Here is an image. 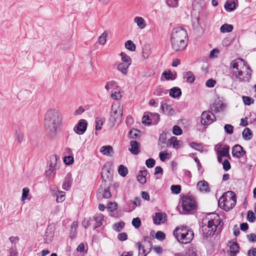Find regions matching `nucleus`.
<instances>
[{
    "label": "nucleus",
    "mask_w": 256,
    "mask_h": 256,
    "mask_svg": "<svg viewBox=\"0 0 256 256\" xmlns=\"http://www.w3.org/2000/svg\"><path fill=\"white\" fill-rule=\"evenodd\" d=\"M87 122L84 120H80L78 124L74 128V130L78 134H82L87 128Z\"/></svg>",
    "instance_id": "obj_13"
},
{
    "label": "nucleus",
    "mask_w": 256,
    "mask_h": 256,
    "mask_svg": "<svg viewBox=\"0 0 256 256\" xmlns=\"http://www.w3.org/2000/svg\"><path fill=\"white\" fill-rule=\"evenodd\" d=\"M224 104L220 101H218V102H216L211 106V109L215 112H218L221 111H223L224 110Z\"/></svg>",
    "instance_id": "obj_20"
},
{
    "label": "nucleus",
    "mask_w": 256,
    "mask_h": 256,
    "mask_svg": "<svg viewBox=\"0 0 256 256\" xmlns=\"http://www.w3.org/2000/svg\"><path fill=\"white\" fill-rule=\"evenodd\" d=\"M166 134H160L159 138H158V146L160 147V150L162 149V147L161 146V144H166Z\"/></svg>",
    "instance_id": "obj_46"
},
{
    "label": "nucleus",
    "mask_w": 256,
    "mask_h": 256,
    "mask_svg": "<svg viewBox=\"0 0 256 256\" xmlns=\"http://www.w3.org/2000/svg\"><path fill=\"white\" fill-rule=\"evenodd\" d=\"M62 117L60 111L56 108L48 110L44 118V125L46 131L52 138L56 136L58 128L62 124Z\"/></svg>",
    "instance_id": "obj_1"
},
{
    "label": "nucleus",
    "mask_w": 256,
    "mask_h": 256,
    "mask_svg": "<svg viewBox=\"0 0 256 256\" xmlns=\"http://www.w3.org/2000/svg\"><path fill=\"white\" fill-rule=\"evenodd\" d=\"M160 108L164 114L168 115H172L174 112V110L172 108L171 106L168 105L166 102H161Z\"/></svg>",
    "instance_id": "obj_19"
},
{
    "label": "nucleus",
    "mask_w": 256,
    "mask_h": 256,
    "mask_svg": "<svg viewBox=\"0 0 256 256\" xmlns=\"http://www.w3.org/2000/svg\"><path fill=\"white\" fill-rule=\"evenodd\" d=\"M148 174L146 170H140L137 176V180L141 184H143L146 182V176Z\"/></svg>",
    "instance_id": "obj_21"
},
{
    "label": "nucleus",
    "mask_w": 256,
    "mask_h": 256,
    "mask_svg": "<svg viewBox=\"0 0 256 256\" xmlns=\"http://www.w3.org/2000/svg\"><path fill=\"white\" fill-rule=\"evenodd\" d=\"M247 219L250 222H254L256 220V216L254 212L252 210H249L248 212Z\"/></svg>",
    "instance_id": "obj_54"
},
{
    "label": "nucleus",
    "mask_w": 256,
    "mask_h": 256,
    "mask_svg": "<svg viewBox=\"0 0 256 256\" xmlns=\"http://www.w3.org/2000/svg\"><path fill=\"white\" fill-rule=\"evenodd\" d=\"M58 158L56 155H52L50 158V168H52V170H56L57 167Z\"/></svg>",
    "instance_id": "obj_30"
},
{
    "label": "nucleus",
    "mask_w": 256,
    "mask_h": 256,
    "mask_svg": "<svg viewBox=\"0 0 256 256\" xmlns=\"http://www.w3.org/2000/svg\"><path fill=\"white\" fill-rule=\"evenodd\" d=\"M216 120L215 116L210 111H204L201 115V124L204 126H208Z\"/></svg>",
    "instance_id": "obj_10"
},
{
    "label": "nucleus",
    "mask_w": 256,
    "mask_h": 256,
    "mask_svg": "<svg viewBox=\"0 0 256 256\" xmlns=\"http://www.w3.org/2000/svg\"><path fill=\"white\" fill-rule=\"evenodd\" d=\"M248 64L242 58H238L233 60L230 64V68L233 76L240 70H244L247 67Z\"/></svg>",
    "instance_id": "obj_9"
},
{
    "label": "nucleus",
    "mask_w": 256,
    "mask_h": 256,
    "mask_svg": "<svg viewBox=\"0 0 256 256\" xmlns=\"http://www.w3.org/2000/svg\"><path fill=\"white\" fill-rule=\"evenodd\" d=\"M216 84V81L212 79H209L206 80V85L208 88H213Z\"/></svg>",
    "instance_id": "obj_60"
},
{
    "label": "nucleus",
    "mask_w": 256,
    "mask_h": 256,
    "mask_svg": "<svg viewBox=\"0 0 256 256\" xmlns=\"http://www.w3.org/2000/svg\"><path fill=\"white\" fill-rule=\"evenodd\" d=\"M29 189L28 188H24L22 189V194L21 200L22 201H24L27 198L29 194Z\"/></svg>",
    "instance_id": "obj_58"
},
{
    "label": "nucleus",
    "mask_w": 256,
    "mask_h": 256,
    "mask_svg": "<svg viewBox=\"0 0 256 256\" xmlns=\"http://www.w3.org/2000/svg\"><path fill=\"white\" fill-rule=\"evenodd\" d=\"M130 148L128 150L130 152L134 155L138 154L140 152V144L136 140H132L130 142Z\"/></svg>",
    "instance_id": "obj_16"
},
{
    "label": "nucleus",
    "mask_w": 256,
    "mask_h": 256,
    "mask_svg": "<svg viewBox=\"0 0 256 256\" xmlns=\"http://www.w3.org/2000/svg\"><path fill=\"white\" fill-rule=\"evenodd\" d=\"M54 236V232L52 230L48 228L44 234V241L45 243H49L51 242Z\"/></svg>",
    "instance_id": "obj_29"
},
{
    "label": "nucleus",
    "mask_w": 256,
    "mask_h": 256,
    "mask_svg": "<svg viewBox=\"0 0 256 256\" xmlns=\"http://www.w3.org/2000/svg\"><path fill=\"white\" fill-rule=\"evenodd\" d=\"M184 256H196V248L194 247L189 248Z\"/></svg>",
    "instance_id": "obj_47"
},
{
    "label": "nucleus",
    "mask_w": 256,
    "mask_h": 256,
    "mask_svg": "<svg viewBox=\"0 0 256 256\" xmlns=\"http://www.w3.org/2000/svg\"><path fill=\"white\" fill-rule=\"evenodd\" d=\"M150 54V48L149 46H145L142 49V56L144 59L149 57Z\"/></svg>",
    "instance_id": "obj_42"
},
{
    "label": "nucleus",
    "mask_w": 256,
    "mask_h": 256,
    "mask_svg": "<svg viewBox=\"0 0 256 256\" xmlns=\"http://www.w3.org/2000/svg\"><path fill=\"white\" fill-rule=\"evenodd\" d=\"M232 153L234 157L240 158L246 154V152L241 146L236 144L232 148Z\"/></svg>",
    "instance_id": "obj_11"
},
{
    "label": "nucleus",
    "mask_w": 256,
    "mask_h": 256,
    "mask_svg": "<svg viewBox=\"0 0 256 256\" xmlns=\"http://www.w3.org/2000/svg\"><path fill=\"white\" fill-rule=\"evenodd\" d=\"M170 190L172 193L174 194H178L181 190V187L180 185H172Z\"/></svg>",
    "instance_id": "obj_49"
},
{
    "label": "nucleus",
    "mask_w": 256,
    "mask_h": 256,
    "mask_svg": "<svg viewBox=\"0 0 256 256\" xmlns=\"http://www.w3.org/2000/svg\"><path fill=\"white\" fill-rule=\"evenodd\" d=\"M162 76H164L165 79L166 80H173L176 78L173 76L172 74L170 71H168V72L166 71L162 73Z\"/></svg>",
    "instance_id": "obj_45"
},
{
    "label": "nucleus",
    "mask_w": 256,
    "mask_h": 256,
    "mask_svg": "<svg viewBox=\"0 0 256 256\" xmlns=\"http://www.w3.org/2000/svg\"><path fill=\"white\" fill-rule=\"evenodd\" d=\"M238 5V0H228L224 4V8L227 11L231 12L235 10Z\"/></svg>",
    "instance_id": "obj_18"
},
{
    "label": "nucleus",
    "mask_w": 256,
    "mask_h": 256,
    "mask_svg": "<svg viewBox=\"0 0 256 256\" xmlns=\"http://www.w3.org/2000/svg\"><path fill=\"white\" fill-rule=\"evenodd\" d=\"M142 122L148 125L152 123V118H150L149 116L144 115L142 118Z\"/></svg>",
    "instance_id": "obj_57"
},
{
    "label": "nucleus",
    "mask_w": 256,
    "mask_h": 256,
    "mask_svg": "<svg viewBox=\"0 0 256 256\" xmlns=\"http://www.w3.org/2000/svg\"><path fill=\"white\" fill-rule=\"evenodd\" d=\"M156 237L158 240H162L165 238V234L162 232L158 231L156 234Z\"/></svg>",
    "instance_id": "obj_63"
},
{
    "label": "nucleus",
    "mask_w": 256,
    "mask_h": 256,
    "mask_svg": "<svg viewBox=\"0 0 256 256\" xmlns=\"http://www.w3.org/2000/svg\"><path fill=\"white\" fill-rule=\"evenodd\" d=\"M182 212L186 214L190 211L194 210L196 208V204L194 199L190 196H185L182 198Z\"/></svg>",
    "instance_id": "obj_7"
},
{
    "label": "nucleus",
    "mask_w": 256,
    "mask_h": 256,
    "mask_svg": "<svg viewBox=\"0 0 256 256\" xmlns=\"http://www.w3.org/2000/svg\"><path fill=\"white\" fill-rule=\"evenodd\" d=\"M196 186L197 188L202 192L207 193L210 192L208 182L204 180L198 182Z\"/></svg>",
    "instance_id": "obj_15"
},
{
    "label": "nucleus",
    "mask_w": 256,
    "mask_h": 256,
    "mask_svg": "<svg viewBox=\"0 0 256 256\" xmlns=\"http://www.w3.org/2000/svg\"><path fill=\"white\" fill-rule=\"evenodd\" d=\"M104 216L102 214H96L92 217V218H91V220H92V222L94 221L96 222L94 226V230L100 226L102 224V222L104 220Z\"/></svg>",
    "instance_id": "obj_17"
},
{
    "label": "nucleus",
    "mask_w": 256,
    "mask_h": 256,
    "mask_svg": "<svg viewBox=\"0 0 256 256\" xmlns=\"http://www.w3.org/2000/svg\"><path fill=\"white\" fill-rule=\"evenodd\" d=\"M118 174L122 176H125L128 173V170L126 167L123 165H120L118 169Z\"/></svg>",
    "instance_id": "obj_38"
},
{
    "label": "nucleus",
    "mask_w": 256,
    "mask_h": 256,
    "mask_svg": "<svg viewBox=\"0 0 256 256\" xmlns=\"http://www.w3.org/2000/svg\"><path fill=\"white\" fill-rule=\"evenodd\" d=\"M169 143L170 144L172 145L174 148H178L180 147V141L177 140V138L176 136H172L169 140Z\"/></svg>",
    "instance_id": "obj_36"
},
{
    "label": "nucleus",
    "mask_w": 256,
    "mask_h": 256,
    "mask_svg": "<svg viewBox=\"0 0 256 256\" xmlns=\"http://www.w3.org/2000/svg\"><path fill=\"white\" fill-rule=\"evenodd\" d=\"M152 118V123L154 124H156L160 120V116L158 114H151Z\"/></svg>",
    "instance_id": "obj_59"
},
{
    "label": "nucleus",
    "mask_w": 256,
    "mask_h": 256,
    "mask_svg": "<svg viewBox=\"0 0 256 256\" xmlns=\"http://www.w3.org/2000/svg\"><path fill=\"white\" fill-rule=\"evenodd\" d=\"M182 132L181 128L177 125H174L172 128V133L176 136L180 135Z\"/></svg>",
    "instance_id": "obj_48"
},
{
    "label": "nucleus",
    "mask_w": 256,
    "mask_h": 256,
    "mask_svg": "<svg viewBox=\"0 0 256 256\" xmlns=\"http://www.w3.org/2000/svg\"><path fill=\"white\" fill-rule=\"evenodd\" d=\"M252 72L248 65L244 70H240L238 71L236 74H234L233 78L238 80L239 82H247L251 78Z\"/></svg>",
    "instance_id": "obj_8"
},
{
    "label": "nucleus",
    "mask_w": 256,
    "mask_h": 256,
    "mask_svg": "<svg viewBox=\"0 0 256 256\" xmlns=\"http://www.w3.org/2000/svg\"><path fill=\"white\" fill-rule=\"evenodd\" d=\"M169 94L173 98H178L181 96L182 92L180 88L174 87L170 90Z\"/></svg>",
    "instance_id": "obj_27"
},
{
    "label": "nucleus",
    "mask_w": 256,
    "mask_h": 256,
    "mask_svg": "<svg viewBox=\"0 0 256 256\" xmlns=\"http://www.w3.org/2000/svg\"><path fill=\"white\" fill-rule=\"evenodd\" d=\"M108 33L104 31L98 38V42L101 44H104L106 40Z\"/></svg>",
    "instance_id": "obj_40"
},
{
    "label": "nucleus",
    "mask_w": 256,
    "mask_h": 256,
    "mask_svg": "<svg viewBox=\"0 0 256 256\" xmlns=\"http://www.w3.org/2000/svg\"><path fill=\"white\" fill-rule=\"evenodd\" d=\"M166 3L168 6L174 8L178 6V0H166Z\"/></svg>",
    "instance_id": "obj_51"
},
{
    "label": "nucleus",
    "mask_w": 256,
    "mask_h": 256,
    "mask_svg": "<svg viewBox=\"0 0 256 256\" xmlns=\"http://www.w3.org/2000/svg\"><path fill=\"white\" fill-rule=\"evenodd\" d=\"M66 193L64 192H60L57 195L56 201L58 202H60L65 200Z\"/></svg>",
    "instance_id": "obj_50"
},
{
    "label": "nucleus",
    "mask_w": 256,
    "mask_h": 256,
    "mask_svg": "<svg viewBox=\"0 0 256 256\" xmlns=\"http://www.w3.org/2000/svg\"><path fill=\"white\" fill-rule=\"evenodd\" d=\"M100 152L104 155L109 156L111 153H113L112 148L110 146H102Z\"/></svg>",
    "instance_id": "obj_31"
},
{
    "label": "nucleus",
    "mask_w": 256,
    "mask_h": 256,
    "mask_svg": "<svg viewBox=\"0 0 256 256\" xmlns=\"http://www.w3.org/2000/svg\"><path fill=\"white\" fill-rule=\"evenodd\" d=\"M156 164V161L154 159L150 158L148 159L146 162V164L148 168H152Z\"/></svg>",
    "instance_id": "obj_56"
},
{
    "label": "nucleus",
    "mask_w": 256,
    "mask_h": 256,
    "mask_svg": "<svg viewBox=\"0 0 256 256\" xmlns=\"http://www.w3.org/2000/svg\"><path fill=\"white\" fill-rule=\"evenodd\" d=\"M229 149L230 146H228L224 145L220 150H218L217 154H220V156H222L228 157L229 158Z\"/></svg>",
    "instance_id": "obj_26"
},
{
    "label": "nucleus",
    "mask_w": 256,
    "mask_h": 256,
    "mask_svg": "<svg viewBox=\"0 0 256 256\" xmlns=\"http://www.w3.org/2000/svg\"><path fill=\"white\" fill-rule=\"evenodd\" d=\"M118 238L120 241H124L128 239V235L126 232L120 233L118 235Z\"/></svg>",
    "instance_id": "obj_62"
},
{
    "label": "nucleus",
    "mask_w": 256,
    "mask_h": 256,
    "mask_svg": "<svg viewBox=\"0 0 256 256\" xmlns=\"http://www.w3.org/2000/svg\"><path fill=\"white\" fill-rule=\"evenodd\" d=\"M221 222L218 214L215 213L209 214L208 216L202 220V230L204 234L206 237L218 234L220 232L218 226Z\"/></svg>",
    "instance_id": "obj_3"
},
{
    "label": "nucleus",
    "mask_w": 256,
    "mask_h": 256,
    "mask_svg": "<svg viewBox=\"0 0 256 256\" xmlns=\"http://www.w3.org/2000/svg\"><path fill=\"white\" fill-rule=\"evenodd\" d=\"M130 66L128 64L124 62H120L117 66V70L121 72L123 74L126 75L128 74V68Z\"/></svg>",
    "instance_id": "obj_23"
},
{
    "label": "nucleus",
    "mask_w": 256,
    "mask_h": 256,
    "mask_svg": "<svg viewBox=\"0 0 256 256\" xmlns=\"http://www.w3.org/2000/svg\"><path fill=\"white\" fill-rule=\"evenodd\" d=\"M223 168L226 170L228 171L230 170L231 166L230 162L228 160H226L222 162Z\"/></svg>",
    "instance_id": "obj_61"
},
{
    "label": "nucleus",
    "mask_w": 256,
    "mask_h": 256,
    "mask_svg": "<svg viewBox=\"0 0 256 256\" xmlns=\"http://www.w3.org/2000/svg\"><path fill=\"white\" fill-rule=\"evenodd\" d=\"M239 246L236 242H232L230 246L229 255L230 256H236L239 252Z\"/></svg>",
    "instance_id": "obj_22"
},
{
    "label": "nucleus",
    "mask_w": 256,
    "mask_h": 256,
    "mask_svg": "<svg viewBox=\"0 0 256 256\" xmlns=\"http://www.w3.org/2000/svg\"><path fill=\"white\" fill-rule=\"evenodd\" d=\"M242 98L244 104L246 105H250L254 102V100L250 96H243Z\"/></svg>",
    "instance_id": "obj_44"
},
{
    "label": "nucleus",
    "mask_w": 256,
    "mask_h": 256,
    "mask_svg": "<svg viewBox=\"0 0 256 256\" xmlns=\"http://www.w3.org/2000/svg\"><path fill=\"white\" fill-rule=\"evenodd\" d=\"M97 196L98 198H109L112 196L111 192L110 191L109 187L102 186H100L97 193Z\"/></svg>",
    "instance_id": "obj_12"
},
{
    "label": "nucleus",
    "mask_w": 256,
    "mask_h": 256,
    "mask_svg": "<svg viewBox=\"0 0 256 256\" xmlns=\"http://www.w3.org/2000/svg\"><path fill=\"white\" fill-rule=\"evenodd\" d=\"M124 222H120L118 223L115 224L113 226V228L114 230L118 232L124 228Z\"/></svg>",
    "instance_id": "obj_41"
},
{
    "label": "nucleus",
    "mask_w": 256,
    "mask_h": 256,
    "mask_svg": "<svg viewBox=\"0 0 256 256\" xmlns=\"http://www.w3.org/2000/svg\"><path fill=\"white\" fill-rule=\"evenodd\" d=\"M117 83L114 80H110L109 82H108L106 83V84L105 86V88L106 90L107 91H108L110 88H114V86L118 87L117 86Z\"/></svg>",
    "instance_id": "obj_43"
},
{
    "label": "nucleus",
    "mask_w": 256,
    "mask_h": 256,
    "mask_svg": "<svg viewBox=\"0 0 256 256\" xmlns=\"http://www.w3.org/2000/svg\"><path fill=\"white\" fill-rule=\"evenodd\" d=\"M190 146L196 150L200 151L202 149V146L200 144H198L195 142H192L190 144Z\"/></svg>",
    "instance_id": "obj_55"
},
{
    "label": "nucleus",
    "mask_w": 256,
    "mask_h": 256,
    "mask_svg": "<svg viewBox=\"0 0 256 256\" xmlns=\"http://www.w3.org/2000/svg\"><path fill=\"white\" fill-rule=\"evenodd\" d=\"M243 138L244 140H248L252 139V130L249 128H246L242 133Z\"/></svg>",
    "instance_id": "obj_28"
},
{
    "label": "nucleus",
    "mask_w": 256,
    "mask_h": 256,
    "mask_svg": "<svg viewBox=\"0 0 256 256\" xmlns=\"http://www.w3.org/2000/svg\"><path fill=\"white\" fill-rule=\"evenodd\" d=\"M154 222L155 224H160L163 222V214L161 212L156 213L154 218Z\"/></svg>",
    "instance_id": "obj_34"
},
{
    "label": "nucleus",
    "mask_w": 256,
    "mask_h": 256,
    "mask_svg": "<svg viewBox=\"0 0 256 256\" xmlns=\"http://www.w3.org/2000/svg\"><path fill=\"white\" fill-rule=\"evenodd\" d=\"M120 56H122V62L126 63V64H128V65H130L132 64V60L124 52H122L120 54Z\"/></svg>",
    "instance_id": "obj_35"
},
{
    "label": "nucleus",
    "mask_w": 256,
    "mask_h": 256,
    "mask_svg": "<svg viewBox=\"0 0 256 256\" xmlns=\"http://www.w3.org/2000/svg\"><path fill=\"white\" fill-rule=\"evenodd\" d=\"M122 107L118 104H113L111 108L110 120L113 126L119 124L122 116Z\"/></svg>",
    "instance_id": "obj_6"
},
{
    "label": "nucleus",
    "mask_w": 256,
    "mask_h": 256,
    "mask_svg": "<svg viewBox=\"0 0 256 256\" xmlns=\"http://www.w3.org/2000/svg\"><path fill=\"white\" fill-rule=\"evenodd\" d=\"M225 132L229 134H232L234 132V126L230 124H226L224 126Z\"/></svg>",
    "instance_id": "obj_52"
},
{
    "label": "nucleus",
    "mask_w": 256,
    "mask_h": 256,
    "mask_svg": "<svg viewBox=\"0 0 256 256\" xmlns=\"http://www.w3.org/2000/svg\"><path fill=\"white\" fill-rule=\"evenodd\" d=\"M230 194V196L222 195L220 198L218 200V206L225 210H228L232 208L236 204V196L233 192L230 191L228 192Z\"/></svg>",
    "instance_id": "obj_5"
},
{
    "label": "nucleus",
    "mask_w": 256,
    "mask_h": 256,
    "mask_svg": "<svg viewBox=\"0 0 256 256\" xmlns=\"http://www.w3.org/2000/svg\"><path fill=\"white\" fill-rule=\"evenodd\" d=\"M104 120L100 117H97L96 118V129L100 130L102 129V126L103 125Z\"/></svg>",
    "instance_id": "obj_39"
},
{
    "label": "nucleus",
    "mask_w": 256,
    "mask_h": 256,
    "mask_svg": "<svg viewBox=\"0 0 256 256\" xmlns=\"http://www.w3.org/2000/svg\"><path fill=\"white\" fill-rule=\"evenodd\" d=\"M125 47L126 49L134 52L136 50V46L134 43L130 40H128L125 43Z\"/></svg>",
    "instance_id": "obj_37"
},
{
    "label": "nucleus",
    "mask_w": 256,
    "mask_h": 256,
    "mask_svg": "<svg viewBox=\"0 0 256 256\" xmlns=\"http://www.w3.org/2000/svg\"><path fill=\"white\" fill-rule=\"evenodd\" d=\"M72 182V178L70 173H68L66 176L64 183L62 184V188L65 190H68L71 188Z\"/></svg>",
    "instance_id": "obj_14"
},
{
    "label": "nucleus",
    "mask_w": 256,
    "mask_h": 256,
    "mask_svg": "<svg viewBox=\"0 0 256 256\" xmlns=\"http://www.w3.org/2000/svg\"><path fill=\"white\" fill-rule=\"evenodd\" d=\"M173 234L179 242L183 244L190 243L194 237L193 230L184 226L176 227L173 232Z\"/></svg>",
    "instance_id": "obj_4"
},
{
    "label": "nucleus",
    "mask_w": 256,
    "mask_h": 256,
    "mask_svg": "<svg viewBox=\"0 0 256 256\" xmlns=\"http://www.w3.org/2000/svg\"><path fill=\"white\" fill-rule=\"evenodd\" d=\"M233 28L232 25L224 24L220 26V30L222 33L230 32H232Z\"/></svg>",
    "instance_id": "obj_32"
},
{
    "label": "nucleus",
    "mask_w": 256,
    "mask_h": 256,
    "mask_svg": "<svg viewBox=\"0 0 256 256\" xmlns=\"http://www.w3.org/2000/svg\"><path fill=\"white\" fill-rule=\"evenodd\" d=\"M134 22L140 29L144 28L146 26V22L142 17L136 16L134 18Z\"/></svg>",
    "instance_id": "obj_25"
},
{
    "label": "nucleus",
    "mask_w": 256,
    "mask_h": 256,
    "mask_svg": "<svg viewBox=\"0 0 256 256\" xmlns=\"http://www.w3.org/2000/svg\"><path fill=\"white\" fill-rule=\"evenodd\" d=\"M184 76L186 78V81L188 83L192 84L194 82L195 80V77L194 74L190 71L186 72L184 75Z\"/></svg>",
    "instance_id": "obj_33"
},
{
    "label": "nucleus",
    "mask_w": 256,
    "mask_h": 256,
    "mask_svg": "<svg viewBox=\"0 0 256 256\" xmlns=\"http://www.w3.org/2000/svg\"><path fill=\"white\" fill-rule=\"evenodd\" d=\"M132 224L136 228H138L141 224L140 218H134L132 220Z\"/></svg>",
    "instance_id": "obj_53"
},
{
    "label": "nucleus",
    "mask_w": 256,
    "mask_h": 256,
    "mask_svg": "<svg viewBox=\"0 0 256 256\" xmlns=\"http://www.w3.org/2000/svg\"><path fill=\"white\" fill-rule=\"evenodd\" d=\"M168 90L160 86H157L154 91V94L158 96H163L167 94Z\"/></svg>",
    "instance_id": "obj_24"
},
{
    "label": "nucleus",
    "mask_w": 256,
    "mask_h": 256,
    "mask_svg": "<svg viewBox=\"0 0 256 256\" xmlns=\"http://www.w3.org/2000/svg\"><path fill=\"white\" fill-rule=\"evenodd\" d=\"M188 41V34L186 29L178 26L172 30L170 36V42L172 48L174 52L183 50L186 46Z\"/></svg>",
    "instance_id": "obj_2"
},
{
    "label": "nucleus",
    "mask_w": 256,
    "mask_h": 256,
    "mask_svg": "<svg viewBox=\"0 0 256 256\" xmlns=\"http://www.w3.org/2000/svg\"><path fill=\"white\" fill-rule=\"evenodd\" d=\"M247 238L250 242H256V234H250L247 235Z\"/></svg>",
    "instance_id": "obj_64"
}]
</instances>
